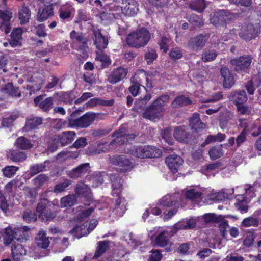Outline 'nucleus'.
<instances>
[{
	"label": "nucleus",
	"mask_w": 261,
	"mask_h": 261,
	"mask_svg": "<svg viewBox=\"0 0 261 261\" xmlns=\"http://www.w3.org/2000/svg\"><path fill=\"white\" fill-rule=\"evenodd\" d=\"M168 95H162L153 101L150 105L146 107L142 116L144 118L152 121L160 120L165 110L164 107L169 100Z\"/></svg>",
	"instance_id": "obj_1"
},
{
	"label": "nucleus",
	"mask_w": 261,
	"mask_h": 261,
	"mask_svg": "<svg viewBox=\"0 0 261 261\" xmlns=\"http://www.w3.org/2000/svg\"><path fill=\"white\" fill-rule=\"evenodd\" d=\"M150 39V32L146 28H142L128 34L126 42L130 47L139 48L146 46Z\"/></svg>",
	"instance_id": "obj_2"
},
{
	"label": "nucleus",
	"mask_w": 261,
	"mask_h": 261,
	"mask_svg": "<svg viewBox=\"0 0 261 261\" xmlns=\"http://www.w3.org/2000/svg\"><path fill=\"white\" fill-rule=\"evenodd\" d=\"M27 226L15 228L13 230L9 227H7L4 234V243L9 245L14 239L21 242L26 241L29 236Z\"/></svg>",
	"instance_id": "obj_3"
},
{
	"label": "nucleus",
	"mask_w": 261,
	"mask_h": 261,
	"mask_svg": "<svg viewBox=\"0 0 261 261\" xmlns=\"http://www.w3.org/2000/svg\"><path fill=\"white\" fill-rule=\"evenodd\" d=\"M95 118V114L87 112L78 119H68V127L70 128L80 127L87 128L94 121Z\"/></svg>",
	"instance_id": "obj_4"
},
{
	"label": "nucleus",
	"mask_w": 261,
	"mask_h": 261,
	"mask_svg": "<svg viewBox=\"0 0 261 261\" xmlns=\"http://www.w3.org/2000/svg\"><path fill=\"white\" fill-rule=\"evenodd\" d=\"M234 17V14L227 10H220L217 11L211 18V22L215 25H224L227 21Z\"/></svg>",
	"instance_id": "obj_5"
},
{
	"label": "nucleus",
	"mask_w": 261,
	"mask_h": 261,
	"mask_svg": "<svg viewBox=\"0 0 261 261\" xmlns=\"http://www.w3.org/2000/svg\"><path fill=\"white\" fill-rule=\"evenodd\" d=\"M208 39L207 35L200 34L191 37L188 41L187 46L194 51L198 52L204 46Z\"/></svg>",
	"instance_id": "obj_6"
},
{
	"label": "nucleus",
	"mask_w": 261,
	"mask_h": 261,
	"mask_svg": "<svg viewBox=\"0 0 261 261\" xmlns=\"http://www.w3.org/2000/svg\"><path fill=\"white\" fill-rule=\"evenodd\" d=\"M72 40V47L77 50H84L87 47V39L82 33L73 30L70 33Z\"/></svg>",
	"instance_id": "obj_7"
},
{
	"label": "nucleus",
	"mask_w": 261,
	"mask_h": 261,
	"mask_svg": "<svg viewBox=\"0 0 261 261\" xmlns=\"http://www.w3.org/2000/svg\"><path fill=\"white\" fill-rule=\"evenodd\" d=\"M252 59L251 56H241L238 59L231 60L230 64L236 71H245L250 66L252 62Z\"/></svg>",
	"instance_id": "obj_8"
},
{
	"label": "nucleus",
	"mask_w": 261,
	"mask_h": 261,
	"mask_svg": "<svg viewBox=\"0 0 261 261\" xmlns=\"http://www.w3.org/2000/svg\"><path fill=\"white\" fill-rule=\"evenodd\" d=\"M173 135L176 140L181 142L189 143L192 140V135L190 129L185 126L176 127Z\"/></svg>",
	"instance_id": "obj_9"
},
{
	"label": "nucleus",
	"mask_w": 261,
	"mask_h": 261,
	"mask_svg": "<svg viewBox=\"0 0 261 261\" xmlns=\"http://www.w3.org/2000/svg\"><path fill=\"white\" fill-rule=\"evenodd\" d=\"M115 171L124 173L130 171L134 167L133 164L124 155L115 157Z\"/></svg>",
	"instance_id": "obj_10"
},
{
	"label": "nucleus",
	"mask_w": 261,
	"mask_h": 261,
	"mask_svg": "<svg viewBox=\"0 0 261 261\" xmlns=\"http://www.w3.org/2000/svg\"><path fill=\"white\" fill-rule=\"evenodd\" d=\"M112 243V242L107 240L99 241L97 243V246L95 253L93 255L89 254L88 256H86L84 261L90 259H97L109 248Z\"/></svg>",
	"instance_id": "obj_11"
},
{
	"label": "nucleus",
	"mask_w": 261,
	"mask_h": 261,
	"mask_svg": "<svg viewBox=\"0 0 261 261\" xmlns=\"http://www.w3.org/2000/svg\"><path fill=\"white\" fill-rule=\"evenodd\" d=\"M54 4L43 5L40 7L36 15L39 22H43L54 15L53 6Z\"/></svg>",
	"instance_id": "obj_12"
},
{
	"label": "nucleus",
	"mask_w": 261,
	"mask_h": 261,
	"mask_svg": "<svg viewBox=\"0 0 261 261\" xmlns=\"http://www.w3.org/2000/svg\"><path fill=\"white\" fill-rule=\"evenodd\" d=\"M220 74L223 79V86L225 89L231 88L235 83L234 74L226 67H221Z\"/></svg>",
	"instance_id": "obj_13"
},
{
	"label": "nucleus",
	"mask_w": 261,
	"mask_h": 261,
	"mask_svg": "<svg viewBox=\"0 0 261 261\" xmlns=\"http://www.w3.org/2000/svg\"><path fill=\"white\" fill-rule=\"evenodd\" d=\"M165 163L169 169L173 173H176L179 168L182 165V158L175 154L170 155L166 158Z\"/></svg>",
	"instance_id": "obj_14"
},
{
	"label": "nucleus",
	"mask_w": 261,
	"mask_h": 261,
	"mask_svg": "<svg viewBox=\"0 0 261 261\" xmlns=\"http://www.w3.org/2000/svg\"><path fill=\"white\" fill-rule=\"evenodd\" d=\"M154 243L156 246L161 247H167L166 248L167 251L170 250V247L172 243L170 240V238L168 235L167 231H163L160 232L155 237Z\"/></svg>",
	"instance_id": "obj_15"
},
{
	"label": "nucleus",
	"mask_w": 261,
	"mask_h": 261,
	"mask_svg": "<svg viewBox=\"0 0 261 261\" xmlns=\"http://www.w3.org/2000/svg\"><path fill=\"white\" fill-rule=\"evenodd\" d=\"M256 33L257 31L254 25L251 23H249L242 28L239 33V36L242 39L248 41L254 38Z\"/></svg>",
	"instance_id": "obj_16"
},
{
	"label": "nucleus",
	"mask_w": 261,
	"mask_h": 261,
	"mask_svg": "<svg viewBox=\"0 0 261 261\" xmlns=\"http://www.w3.org/2000/svg\"><path fill=\"white\" fill-rule=\"evenodd\" d=\"M114 144V140L111 141L109 143L108 142H103L99 143L97 148L95 149H88V154L91 155L99 154L102 152H106L113 149Z\"/></svg>",
	"instance_id": "obj_17"
},
{
	"label": "nucleus",
	"mask_w": 261,
	"mask_h": 261,
	"mask_svg": "<svg viewBox=\"0 0 261 261\" xmlns=\"http://www.w3.org/2000/svg\"><path fill=\"white\" fill-rule=\"evenodd\" d=\"M49 202L47 199H43L40 200L38 203L36 211L39 213V217L43 220H48L52 218V214L50 213L47 212L46 207Z\"/></svg>",
	"instance_id": "obj_18"
},
{
	"label": "nucleus",
	"mask_w": 261,
	"mask_h": 261,
	"mask_svg": "<svg viewBox=\"0 0 261 261\" xmlns=\"http://www.w3.org/2000/svg\"><path fill=\"white\" fill-rule=\"evenodd\" d=\"M230 100L236 103V105L244 103L247 100V96L245 91L237 90L232 92L228 96Z\"/></svg>",
	"instance_id": "obj_19"
},
{
	"label": "nucleus",
	"mask_w": 261,
	"mask_h": 261,
	"mask_svg": "<svg viewBox=\"0 0 261 261\" xmlns=\"http://www.w3.org/2000/svg\"><path fill=\"white\" fill-rule=\"evenodd\" d=\"M123 14L132 16L137 13L138 9L137 8L136 2L134 0H122Z\"/></svg>",
	"instance_id": "obj_20"
},
{
	"label": "nucleus",
	"mask_w": 261,
	"mask_h": 261,
	"mask_svg": "<svg viewBox=\"0 0 261 261\" xmlns=\"http://www.w3.org/2000/svg\"><path fill=\"white\" fill-rule=\"evenodd\" d=\"M89 164L87 163L81 164L69 171L67 175L72 179H75L83 176L88 171Z\"/></svg>",
	"instance_id": "obj_21"
},
{
	"label": "nucleus",
	"mask_w": 261,
	"mask_h": 261,
	"mask_svg": "<svg viewBox=\"0 0 261 261\" xmlns=\"http://www.w3.org/2000/svg\"><path fill=\"white\" fill-rule=\"evenodd\" d=\"M53 98L51 97L43 100V96L40 95L36 97L34 101L36 106H39L44 111H49L53 107Z\"/></svg>",
	"instance_id": "obj_22"
},
{
	"label": "nucleus",
	"mask_w": 261,
	"mask_h": 261,
	"mask_svg": "<svg viewBox=\"0 0 261 261\" xmlns=\"http://www.w3.org/2000/svg\"><path fill=\"white\" fill-rule=\"evenodd\" d=\"M31 16V12L29 7L23 5L19 8L18 11V19L21 25L29 22Z\"/></svg>",
	"instance_id": "obj_23"
},
{
	"label": "nucleus",
	"mask_w": 261,
	"mask_h": 261,
	"mask_svg": "<svg viewBox=\"0 0 261 261\" xmlns=\"http://www.w3.org/2000/svg\"><path fill=\"white\" fill-rule=\"evenodd\" d=\"M189 122L191 128L196 132L203 129L205 127V125L201 122L198 113H194L189 118Z\"/></svg>",
	"instance_id": "obj_24"
},
{
	"label": "nucleus",
	"mask_w": 261,
	"mask_h": 261,
	"mask_svg": "<svg viewBox=\"0 0 261 261\" xmlns=\"http://www.w3.org/2000/svg\"><path fill=\"white\" fill-rule=\"evenodd\" d=\"M75 135L76 134L73 131H66L63 132L61 136H57L56 137L61 146H65L71 143L74 140Z\"/></svg>",
	"instance_id": "obj_25"
},
{
	"label": "nucleus",
	"mask_w": 261,
	"mask_h": 261,
	"mask_svg": "<svg viewBox=\"0 0 261 261\" xmlns=\"http://www.w3.org/2000/svg\"><path fill=\"white\" fill-rule=\"evenodd\" d=\"M23 30L21 28L15 29L11 33V40L10 45L12 47H15L20 45V41L22 39V34Z\"/></svg>",
	"instance_id": "obj_26"
},
{
	"label": "nucleus",
	"mask_w": 261,
	"mask_h": 261,
	"mask_svg": "<svg viewBox=\"0 0 261 261\" xmlns=\"http://www.w3.org/2000/svg\"><path fill=\"white\" fill-rule=\"evenodd\" d=\"M11 251L14 261L20 260L22 259L23 256L26 254L25 250L20 243L13 245Z\"/></svg>",
	"instance_id": "obj_27"
},
{
	"label": "nucleus",
	"mask_w": 261,
	"mask_h": 261,
	"mask_svg": "<svg viewBox=\"0 0 261 261\" xmlns=\"http://www.w3.org/2000/svg\"><path fill=\"white\" fill-rule=\"evenodd\" d=\"M179 198V194L178 193H174L171 195H166L161 200V205L165 207H171L175 205L177 203V199Z\"/></svg>",
	"instance_id": "obj_28"
},
{
	"label": "nucleus",
	"mask_w": 261,
	"mask_h": 261,
	"mask_svg": "<svg viewBox=\"0 0 261 261\" xmlns=\"http://www.w3.org/2000/svg\"><path fill=\"white\" fill-rule=\"evenodd\" d=\"M35 242L38 247L44 249L47 248L50 243L48 238L46 236V233L43 230L39 231Z\"/></svg>",
	"instance_id": "obj_29"
},
{
	"label": "nucleus",
	"mask_w": 261,
	"mask_h": 261,
	"mask_svg": "<svg viewBox=\"0 0 261 261\" xmlns=\"http://www.w3.org/2000/svg\"><path fill=\"white\" fill-rule=\"evenodd\" d=\"M192 103V101L188 97L183 95L176 97L172 102L171 106L173 108L188 106Z\"/></svg>",
	"instance_id": "obj_30"
},
{
	"label": "nucleus",
	"mask_w": 261,
	"mask_h": 261,
	"mask_svg": "<svg viewBox=\"0 0 261 261\" xmlns=\"http://www.w3.org/2000/svg\"><path fill=\"white\" fill-rule=\"evenodd\" d=\"M75 192L76 197L81 196L84 197H89L90 191L89 188L82 182L76 184L75 188Z\"/></svg>",
	"instance_id": "obj_31"
},
{
	"label": "nucleus",
	"mask_w": 261,
	"mask_h": 261,
	"mask_svg": "<svg viewBox=\"0 0 261 261\" xmlns=\"http://www.w3.org/2000/svg\"><path fill=\"white\" fill-rule=\"evenodd\" d=\"M108 41L100 32L95 33L94 44L97 49L102 50L107 47Z\"/></svg>",
	"instance_id": "obj_32"
},
{
	"label": "nucleus",
	"mask_w": 261,
	"mask_h": 261,
	"mask_svg": "<svg viewBox=\"0 0 261 261\" xmlns=\"http://www.w3.org/2000/svg\"><path fill=\"white\" fill-rule=\"evenodd\" d=\"M77 197L76 195H68L62 197L60 200V206L62 208L71 207L76 202Z\"/></svg>",
	"instance_id": "obj_33"
},
{
	"label": "nucleus",
	"mask_w": 261,
	"mask_h": 261,
	"mask_svg": "<svg viewBox=\"0 0 261 261\" xmlns=\"http://www.w3.org/2000/svg\"><path fill=\"white\" fill-rule=\"evenodd\" d=\"M147 146L134 147L131 150L133 155L141 159L147 158Z\"/></svg>",
	"instance_id": "obj_34"
},
{
	"label": "nucleus",
	"mask_w": 261,
	"mask_h": 261,
	"mask_svg": "<svg viewBox=\"0 0 261 261\" xmlns=\"http://www.w3.org/2000/svg\"><path fill=\"white\" fill-rule=\"evenodd\" d=\"M1 91L5 94H8L12 96H21V94L17 89H15L12 83H8L7 85L2 86L1 88Z\"/></svg>",
	"instance_id": "obj_35"
},
{
	"label": "nucleus",
	"mask_w": 261,
	"mask_h": 261,
	"mask_svg": "<svg viewBox=\"0 0 261 261\" xmlns=\"http://www.w3.org/2000/svg\"><path fill=\"white\" fill-rule=\"evenodd\" d=\"M2 2H0V19L2 20L3 24H8L10 23V20L12 18L13 13L11 10L2 7ZM7 7V6H6Z\"/></svg>",
	"instance_id": "obj_36"
},
{
	"label": "nucleus",
	"mask_w": 261,
	"mask_h": 261,
	"mask_svg": "<svg viewBox=\"0 0 261 261\" xmlns=\"http://www.w3.org/2000/svg\"><path fill=\"white\" fill-rule=\"evenodd\" d=\"M50 164L49 161H45L42 163L35 164L30 167V174L34 176L39 172L46 170L47 166Z\"/></svg>",
	"instance_id": "obj_37"
},
{
	"label": "nucleus",
	"mask_w": 261,
	"mask_h": 261,
	"mask_svg": "<svg viewBox=\"0 0 261 261\" xmlns=\"http://www.w3.org/2000/svg\"><path fill=\"white\" fill-rule=\"evenodd\" d=\"M15 145L22 150L28 149L32 147L31 141L24 137H18L15 142Z\"/></svg>",
	"instance_id": "obj_38"
},
{
	"label": "nucleus",
	"mask_w": 261,
	"mask_h": 261,
	"mask_svg": "<svg viewBox=\"0 0 261 261\" xmlns=\"http://www.w3.org/2000/svg\"><path fill=\"white\" fill-rule=\"evenodd\" d=\"M118 196V199L115 202V211L118 216H122L125 212L126 204L125 203L124 199L122 197Z\"/></svg>",
	"instance_id": "obj_39"
},
{
	"label": "nucleus",
	"mask_w": 261,
	"mask_h": 261,
	"mask_svg": "<svg viewBox=\"0 0 261 261\" xmlns=\"http://www.w3.org/2000/svg\"><path fill=\"white\" fill-rule=\"evenodd\" d=\"M42 123V119L40 117H35L27 120L24 129L25 130L35 129Z\"/></svg>",
	"instance_id": "obj_40"
},
{
	"label": "nucleus",
	"mask_w": 261,
	"mask_h": 261,
	"mask_svg": "<svg viewBox=\"0 0 261 261\" xmlns=\"http://www.w3.org/2000/svg\"><path fill=\"white\" fill-rule=\"evenodd\" d=\"M218 54L215 49L204 50L202 54V60L204 62H210L214 60Z\"/></svg>",
	"instance_id": "obj_41"
},
{
	"label": "nucleus",
	"mask_w": 261,
	"mask_h": 261,
	"mask_svg": "<svg viewBox=\"0 0 261 261\" xmlns=\"http://www.w3.org/2000/svg\"><path fill=\"white\" fill-rule=\"evenodd\" d=\"M152 96L150 93H147L143 98L137 100L135 103V108L137 110L144 109L147 102L150 100Z\"/></svg>",
	"instance_id": "obj_42"
},
{
	"label": "nucleus",
	"mask_w": 261,
	"mask_h": 261,
	"mask_svg": "<svg viewBox=\"0 0 261 261\" xmlns=\"http://www.w3.org/2000/svg\"><path fill=\"white\" fill-rule=\"evenodd\" d=\"M242 226L246 227H258L259 225V219L253 216H250L243 219L241 222Z\"/></svg>",
	"instance_id": "obj_43"
},
{
	"label": "nucleus",
	"mask_w": 261,
	"mask_h": 261,
	"mask_svg": "<svg viewBox=\"0 0 261 261\" xmlns=\"http://www.w3.org/2000/svg\"><path fill=\"white\" fill-rule=\"evenodd\" d=\"M238 196L239 198H237L238 202L235 203L236 208L242 213L247 212L248 210V205L246 201L244 200V197L242 195Z\"/></svg>",
	"instance_id": "obj_44"
},
{
	"label": "nucleus",
	"mask_w": 261,
	"mask_h": 261,
	"mask_svg": "<svg viewBox=\"0 0 261 261\" xmlns=\"http://www.w3.org/2000/svg\"><path fill=\"white\" fill-rule=\"evenodd\" d=\"M189 8L193 10L201 12L205 8V3L204 0H194L190 4Z\"/></svg>",
	"instance_id": "obj_45"
},
{
	"label": "nucleus",
	"mask_w": 261,
	"mask_h": 261,
	"mask_svg": "<svg viewBox=\"0 0 261 261\" xmlns=\"http://www.w3.org/2000/svg\"><path fill=\"white\" fill-rule=\"evenodd\" d=\"M147 158H158L162 155V151L158 147L153 146L147 145Z\"/></svg>",
	"instance_id": "obj_46"
},
{
	"label": "nucleus",
	"mask_w": 261,
	"mask_h": 261,
	"mask_svg": "<svg viewBox=\"0 0 261 261\" xmlns=\"http://www.w3.org/2000/svg\"><path fill=\"white\" fill-rule=\"evenodd\" d=\"M123 238L127 244L132 246L133 248H135L136 247L141 244V243L139 241L135 239L133 233H125Z\"/></svg>",
	"instance_id": "obj_47"
},
{
	"label": "nucleus",
	"mask_w": 261,
	"mask_h": 261,
	"mask_svg": "<svg viewBox=\"0 0 261 261\" xmlns=\"http://www.w3.org/2000/svg\"><path fill=\"white\" fill-rule=\"evenodd\" d=\"M72 182L71 180L65 179L62 182H60L55 186L54 192L55 193L63 192L72 184Z\"/></svg>",
	"instance_id": "obj_48"
},
{
	"label": "nucleus",
	"mask_w": 261,
	"mask_h": 261,
	"mask_svg": "<svg viewBox=\"0 0 261 261\" xmlns=\"http://www.w3.org/2000/svg\"><path fill=\"white\" fill-rule=\"evenodd\" d=\"M96 59L102 63L103 67L106 68L111 64V60L107 55L99 51H96Z\"/></svg>",
	"instance_id": "obj_49"
},
{
	"label": "nucleus",
	"mask_w": 261,
	"mask_h": 261,
	"mask_svg": "<svg viewBox=\"0 0 261 261\" xmlns=\"http://www.w3.org/2000/svg\"><path fill=\"white\" fill-rule=\"evenodd\" d=\"M225 137L226 135L225 134H222L221 133H218L216 135H209L203 143L202 146H204L205 145L209 144L210 142H215L216 141L221 142L224 140Z\"/></svg>",
	"instance_id": "obj_50"
},
{
	"label": "nucleus",
	"mask_w": 261,
	"mask_h": 261,
	"mask_svg": "<svg viewBox=\"0 0 261 261\" xmlns=\"http://www.w3.org/2000/svg\"><path fill=\"white\" fill-rule=\"evenodd\" d=\"M188 20L194 28H200L203 25V22L200 16L193 14L187 18Z\"/></svg>",
	"instance_id": "obj_51"
},
{
	"label": "nucleus",
	"mask_w": 261,
	"mask_h": 261,
	"mask_svg": "<svg viewBox=\"0 0 261 261\" xmlns=\"http://www.w3.org/2000/svg\"><path fill=\"white\" fill-rule=\"evenodd\" d=\"M9 157L14 162H23L25 160L27 155L23 152L13 151L9 154Z\"/></svg>",
	"instance_id": "obj_52"
},
{
	"label": "nucleus",
	"mask_w": 261,
	"mask_h": 261,
	"mask_svg": "<svg viewBox=\"0 0 261 261\" xmlns=\"http://www.w3.org/2000/svg\"><path fill=\"white\" fill-rule=\"evenodd\" d=\"M127 69L124 67H120L115 69V83L126 77Z\"/></svg>",
	"instance_id": "obj_53"
},
{
	"label": "nucleus",
	"mask_w": 261,
	"mask_h": 261,
	"mask_svg": "<svg viewBox=\"0 0 261 261\" xmlns=\"http://www.w3.org/2000/svg\"><path fill=\"white\" fill-rule=\"evenodd\" d=\"M203 218L206 223L219 222L223 220L222 216H217L214 213L206 214L203 216Z\"/></svg>",
	"instance_id": "obj_54"
},
{
	"label": "nucleus",
	"mask_w": 261,
	"mask_h": 261,
	"mask_svg": "<svg viewBox=\"0 0 261 261\" xmlns=\"http://www.w3.org/2000/svg\"><path fill=\"white\" fill-rule=\"evenodd\" d=\"M136 136L133 134H126L124 133V134H121V135H118V134L115 133V143L117 142H121L123 141L122 143L125 142V140H126V142H129V141L133 140Z\"/></svg>",
	"instance_id": "obj_55"
},
{
	"label": "nucleus",
	"mask_w": 261,
	"mask_h": 261,
	"mask_svg": "<svg viewBox=\"0 0 261 261\" xmlns=\"http://www.w3.org/2000/svg\"><path fill=\"white\" fill-rule=\"evenodd\" d=\"M221 146L222 145L220 146H214L210 150L208 153L211 159L216 160L222 156L223 152Z\"/></svg>",
	"instance_id": "obj_56"
},
{
	"label": "nucleus",
	"mask_w": 261,
	"mask_h": 261,
	"mask_svg": "<svg viewBox=\"0 0 261 261\" xmlns=\"http://www.w3.org/2000/svg\"><path fill=\"white\" fill-rule=\"evenodd\" d=\"M136 76L137 74H135V76L130 79V81L133 84L129 88L130 92L134 96H137L140 89V84L137 82V80L136 77Z\"/></svg>",
	"instance_id": "obj_57"
},
{
	"label": "nucleus",
	"mask_w": 261,
	"mask_h": 261,
	"mask_svg": "<svg viewBox=\"0 0 261 261\" xmlns=\"http://www.w3.org/2000/svg\"><path fill=\"white\" fill-rule=\"evenodd\" d=\"M179 222L180 223V228L182 229H191L194 228L196 224V220L194 219H190Z\"/></svg>",
	"instance_id": "obj_58"
},
{
	"label": "nucleus",
	"mask_w": 261,
	"mask_h": 261,
	"mask_svg": "<svg viewBox=\"0 0 261 261\" xmlns=\"http://www.w3.org/2000/svg\"><path fill=\"white\" fill-rule=\"evenodd\" d=\"M201 192L197 191L194 189L187 190L185 194L186 198L191 200L198 199L201 197Z\"/></svg>",
	"instance_id": "obj_59"
},
{
	"label": "nucleus",
	"mask_w": 261,
	"mask_h": 261,
	"mask_svg": "<svg viewBox=\"0 0 261 261\" xmlns=\"http://www.w3.org/2000/svg\"><path fill=\"white\" fill-rule=\"evenodd\" d=\"M48 180V177L44 174H40L33 179V183L37 187L43 186Z\"/></svg>",
	"instance_id": "obj_60"
},
{
	"label": "nucleus",
	"mask_w": 261,
	"mask_h": 261,
	"mask_svg": "<svg viewBox=\"0 0 261 261\" xmlns=\"http://www.w3.org/2000/svg\"><path fill=\"white\" fill-rule=\"evenodd\" d=\"M53 127L56 129H61L62 128L68 127V122L67 123L66 120L57 119L53 120Z\"/></svg>",
	"instance_id": "obj_61"
},
{
	"label": "nucleus",
	"mask_w": 261,
	"mask_h": 261,
	"mask_svg": "<svg viewBox=\"0 0 261 261\" xmlns=\"http://www.w3.org/2000/svg\"><path fill=\"white\" fill-rule=\"evenodd\" d=\"M18 169V167L10 166L5 167L3 170V172L5 176L7 177H11L16 173Z\"/></svg>",
	"instance_id": "obj_62"
},
{
	"label": "nucleus",
	"mask_w": 261,
	"mask_h": 261,
	"mask_svg": "<svg viewBox=\"0 0 261 261\" xmlns=\"http://www.w3.org/2000/svg\"><path fill=\"white\" fill-rule=\"evenodd\" d=\"M182 49L180 48H172L169 52V56L171 59L176 60L182 57Z\"/></svg>",
	"instance_id": "obj_63"
},
{
	"label": "nucleus",
	"mask_w": 261,
	"mask_h": 261,
	"mask_svg": "<svg viewBox=\"0 0 261 261\" xmlns=\"http://www.w3.org/2000/svg\"><path fill=\"white\" fill-rule=\"evenodd\" d=\"M17 118L16 115H10L4 118L2 120V126L5 127H9L12 125L13 121Z\"/></svg>",
	"instance_id": "obj_64"
}]
</instances>
